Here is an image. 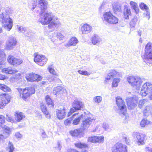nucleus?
<instances>
[{
  "mask_svg": "<svg viewBox=\"0 0 152 152\" xmlns=\"http://www.w3.org/2000/svg\"><path fill=\"white\" fill-rule=\"evenodd\" d=\"M1 71L3 73L9 74H15L18 72L17 70L13 69L10 67L4 68L2 69Z\"/></svg>",
  "mask_w": 152,
  "mask_h": 152,
  "instance_id": "21",
  "label": "nucleus"
},
{
  "mask_svg": "<svg viewBox=\"0 0 152 152\" xmlns=\"http://www.w3.org/2000/svg\"><path fill=\"white\" fill-rule=\"evenodd\" d=\"M0 109H3L10 101L11 97L7 94H0Z\"/></svg>",
  "mask_w": 152,
  "mask_h": 152,
  "instance_id": "8",
  "label": "nucleus"
},
{
  "mask_svg": "<svg viewBox=\"0 0 152 152\" xmlns=\"http://www.w3.org/2000/svg\"><path fill=\"white\" fill-rule=\"evenodd\" d=\"M21 74L20 73H18L16 74L15 75V77H14V78L15 79H19L21 78Z\"/></svg>",
  "mask_w": 152,
  "mask_h": 152,
  "instance_id": "52",
  "label": "nucleus"
},
{
  "mask_svg": "<svg viewBox=\"0 0 152 152\" xmlns=\"http://www.w3.org/2000/svg\"><path fill=\"white\" fill-rule=\"evenodd\" d=\"M69 116V115H68L67 116L68 117V116Z\"/></svg>",
  "mask_w": 152,
  "mask_h": 152,
  "instance_id": "64",
  "label": "nucleus"
},
{
  "mask_svg": "<svg viewBox=\"0 0 152 152\" xmlns=\"http://www.w3.org/2000/svg\"><path fill=\"white\" fill-rule=\"evenodd\" d=\"M116 102L119 110L123 114H124L127 111V108L125 102L120 96L116 97Z\"/></svg>",
  "mask_w": 152,
  "mask_h": 152,
  "instance_id": "9",
  "label": "nucleus"
},
{
  "mask_svg": "<svg viewBox=\"0 0 152 152\" xmlns=\"http://www.w3.org/2000/svg\"><path fill=\"white\" fill-rule=\"evenodd\" d=\"M48 69L50 73L55 76H58L57 73H56L54 69L51 66L48 67Z\"/></svg>",
  "mask_w": 152,
  "mask_h": 152,
  "instance_id": "37",
  "label": "nucleus"
},
{
  "mask_svg": "<svg viewBox=\"0 0 152 152\" xmlns=\"http://www.w3.org/2000/svg\"><path fill=\"white\" fill-rule=\"evenodd\" d=\"M24 117H25V116L24 115H15V118L16 121L19 122Z\"/></svg>",
  "mask_w": 152,
  "mask_h": 152,
  "instance_id": "35",
  "label": "nucleus"
},
{
  "mask_svg": "<svg viewBox=\"0 0 152 152\" xmlns=\"http://www.w3.org/2000/svg\"><path fill=\"white\" fill-rule=\"evenodd\" d=\"M37 5L36 4H34L33 5V7L32 8V10H33L36 7Z\"/></svg>",
  "mask_w": 152,
  "mask_h": 152,
  "instance_id": "58",
  "label": "nucleus"
},
{
  "mask_svg": "<svg viewBox=\"0 0 152 152\" xmlns=\"http://www.w3.org/2000/svg\"><path fill=\"white\" fill-rule=\"evenodd\" d=\"M57 112L59 114H64L65 113V110L64 108H63L60 110H58Z\"/></svg>",
  "mask_w": 152,
  "mask_h": 152,
  "instance_id": "48",
  "label": "nucleus"
},
{
  "mask_svg": "<svg viewBox=\"0 0 152 152\" xmlns=\"http://www.w3.org/2000/svg\"><path fill=\"white\" fill-rule=\"evenodd\" d=\"M103 16L104 20L109 24L114 25L118 23V19L110 11L104 12Z\"/></svg>",
  "mask_w": 152,
  "mask_h": 152,
  "instance_id": "4",
  "label": "nucleus"
},
{
  "mask_svg": "<svg viewBox=\"0 0 152 152\" xmlns=\"http://www.w3.org/2000/svg\"><path fill=\"white\" fill-rule=\"evenodd\" d=\"M14 65H18L21 64L23 62V60L19 58L15 57Z\"/></svg>",
  "mask_w": 152,
  "mask_h": 152,
  "instance_id": "39",
  "label": "nucleus"
},
{
  "mask_svg": "<svg viewBox=\"0 0 152 152\" xmlns=\"http://www.w3.org/2000/svg\"><path fill=\"white\" fill-rule=\"evenodd\" d=\"M141 94L143 96L149 94L150 99L152 100V84L148 83H145L142 86Z\"/></svg>",
  "mask_w": 152,
  "mask_h": 152,
  "instance_id": "6",
  "label": "nucleus"
},
{
  "mask_svg": "<svg viewBox=\"0 0 152 152\" xmlns=\"http://www.w3.org/2000/svg\"><path fill=\"white\" fill-rule=\"evenodd\" d=\"M94 100L95 102L98 103L101 101L102 97L100 96H96L94 98Z\"/></svg>",
  "mask_w": 152,
  "mask_h": 152,
  "instance_id": "41",
  "label": "nucleus"
},
{
  "mask_svg": "<svg viewBox=\"0 0 152 152\" xmlns=\"http://www.w3.org/2000/svg\"><path fill=\"white\" fill-rule=\"evenodd\" d=\"M74 145L76 147L79 149L88 148V146L87 144L80 142L75 143Z\"/></svg>",
  "mask_w": 152,
  "mask_h": 152,
  "instance_id": "29",
  "label": "nucleus"
},
{
  "mask_svg": "<svg viewBox=\"0 0 152 152\" xmlns=\"http://www.w3.org/2000/svg\"><path fill=\"white\" fill-rule=\"evenodd\" d=\"M26 78L29 82H38L41 80L42 77L39 75L34 73H30L27 74Z\"/></svg>",
  "mask_w": 152,
  "mask_h": 152,
  "instance_id": "11",
  "label": "nucleus"
},
{
  "mask_svg": "<svg viewBox=\"0 0 152 152\" xmlns=\"http://www.w3.org/2000/svg\"><path fill=\"white\" fill-rule=\"evenodd\" d=\"M2 32V28L0 27V33H1Z\"/></svg>",
  "mask_w": 152,
  "mask_h": 152,
  "instance_id": "61",
  "label": "nucleus"
},
{
  "mask_svg": "<svg viewBox=\"0 0 152 152\" xmlns=\"http://www.w3.org/2000/svg\"><path fill=\"white\" fill-rule=\"evenodd\" d=\"M2 19L1 22L3 23H9V24L6 25L7 29L8 31H10L12 28V19L10 18H6L4 16L1 18Z\"/></svg>",
  "mask_w": 152,
  "mask_h": 152,
  "instance_id": "18",
  "label": "nucleus"
},
{
  "mask_svg": "<svg viewBox=\"0 0 152 152\" xmlns=\"http://www.w3.org/2000/svg\"><path fill=\"white\" fill-rule=\"evenodd\" d=\"M34 60L35 62L40 66H43L47 62L48 58L45 56L39 54L38 53L34 54Z\"/></svg>",
  "mask_w": 152,
  "mask_h": 152,
  "instance_id": "7",
  "label": "nucleus"
},
{
  "mask_svg": "<svg viewBox=\"0 0 152 152\" xmlns=\"http://www.w3.org/2000/svg\"><path fill=\"white\" fill-rule=\"evenodd\" d=\"M82 132L81 129H78L74 130H71L69 133L72 136H78L80 135Z\"/></svg>",
  "mask_w": 152,
  "mask_h": 152,
  "instance_id": "24",
  "label": "nucleus"
},
{
  "mask_svg": "<svg viewBox=\"0 0 152 152\" xmlns=\"http://www.w3.org/2000/svg\"><path fill=\"white\" fill-rule=\"evenodd\" d=\"M53 92L54 94L57 95L59 94H63L66 93L67 92V91L65 88L62 86H58L54 88Z\"/></svg>",
  "mask_w": 152,
  "mask_h": 152,
  "instance_id": "19",
  "label": "nucleus"
},
{
  "mask_svg": "<svg viewBox=\"0 0 152 152\" xmlns=\"http://www.w3.org/2000/svg\"><path fill=\"white\" fill-rule=\"evenodd\" d=\"M38 4L39 5L40 14L43 15V16L40 19V22L43 25H48L49 29L58 27L61 25L58 19L54 18L51 12H46L47 10V5L48 3L45 0H39Z\"/></svg>",
  "mask_w": 152,
  "mask_h": 152,
  "instance_id": "1",
  "label": "nucleus"
},
{
  "mask_svg": "<svg viewBox=\"0 0 152 152\" xmlns=\"http://www.w3.org/2000/svg\"><path fill=\"white\" fill-rule=\"evenodd\" d=\"M145 16L148 19H149L150 18V15L149 12H147L146 14H145Z\"/></svg>",
  "mask_w": 152,
  "mask_h": 152,
  "instance_id": "57",
  "label": "nucleus"
},
{
  "mask_svg": "<svg viewBox=\"0 0 152 152\" xmlns=\"http://www.w3.org/2000/svg\"><path fill=\"white\" fill-rule=\"evenodd\" d=\"M15 114H21V113H19V112H16L15 113Z\"/></svg>",
  "mask_w": 152,
  "mask_h": 152,
  "instance_id": "60",
  "label": "nucleus"
},
{
  "mask_svg": "<svg viewBox=\"0 0 152 152\" xmlns=\"http://www.w3.org/2000/svg\"><path fill=\"white\" fill-rule=\"evenodd\" d=\"M9 144L10 145L9 146V149H10V151L9 152H13L14 150V148L13 147V145L10 142H9Z\"/></svg>",
  "mask_w": 152,
  "mask_h": 152,
  "instance_id": "50",
  "label": "nucleus"
},
{
  "mask_svg": "<svg viewBox=\"0 0 152 152\" xmlns=\"http://www.w3.org/2000/svg\"><path fill=\"white\" fill-rule=\"evenodd\" d=\"M150 107L149 106H147L145 109L144 110V113H147V112L148 111L150 110Z\"/></svg>",
  "mask_w": 152,
  "mask_h": 152,
  "instance_id": "55",
  "label": "nucleus"
},
{
  "mask_svg": "<svg viewBox=\"0 0 152 152\" xmlns=\"http://www.w3.org/2000/svg\"><path fill=\"white\" fill-rule=\"evenodd\" d=\"M119 75V73L118 72L114 69L110 70L105 78V81L107 82L111 79L117 77Z\"/></svg>",
  "mask_w": 152,
  "mask_h": 152,
  "instance_id": "16",
  "label": "nucleus"
},
{
  "mask_svg": "<svg viewBox=\"0 0 152 152\" xmlns=\"http://www.w3.org/2000/svg\"><path fill=\"white\" fill-rule=\"evenodd\" d=\"M75 115H73L72 117L70 119H67L64 121V124L65 125H68L71 123V121L72 120V118H73L75 116Z\"/></svg>",
  "mask_w": 152,
  "mask_h": 152,
  "instance_id": "43",
  "label": "nucleus"
},
{
  "mask_svg": "<svg viewBox=\"0 0 152 152\" xmlns=\"http://www.w3.org/2000/svg\"><path fill=\"white\" fill-rule=\"evenodd\" d=\"M143 59L144 61L149 66L152 64V43L148 42L145 45Z\"/></svg>",
  "mask_w": 152,
  "mask_h": 152,
  "instance_id": "3",
  "label": "nucleus"
},
{
  "mask_svg": "<svg viewBox=\"0 0 152 152\" xmlns=\"http://www.w3.org/2000/svg\"><path fill=\"white\" fill-rule=\"evenodd\" d=\"M4 138V136L3 135H2V134H0V139H3V138Z\"/></svg>",
  "mask_w": 152,
  "mask_h": 152,
  "instance_id": "59",
  "label": "nucleus"
},
{
  "mask_svg": "<svg viewBox=\"0 0 152 152\" xmlns=\"http://www.w3.org/2000/svg\"><path fill=\"white\" fill-rule=\"evenodd\" d=\"M2 43L1 42H0V48H1ZM6 54L4 51L1 49H0V69H1L2 67V65H3V61L2 60L4 58H5Z\"/></svg>",
  "mask_w": 152,
  "mask_h": 152,
  "instance_id": "23",
  "label": "nucleus"
},
{
  "mask_svg": "<svg viewBox=\"0 0 152 152\" xmlns=\"http://www.w3.org/2000/svg\"><path fill=\"white\" fill-rule=\"evenodd\" d=\"M15 57L14 56L10 55L8 56L7 58L8 62L10 64L14 65Z\"/></svg>",
  "mask_w": 152,
  "mask_h": 152,
  "instance_id": "32",
  "label": "nucleus"
},
{
  "mask_svg": "<svg viewBox=\"0 0 152 152\" xmlns=\"http://www.w3.org/2000/svg\"><path fill=\"white\" fill-rule=\"evenodd\" d=\"M130 4L132 8L134 10V12L136 14H138L139 12V10L137 4L134 2L131 1Z\"/></svg>",
  "mask_w": 152,
  "mask_h": 152,
  "instance_id": "27",
  "label": "nucleus"
},
{
  "mask_svg": "<svg viewBox=\"0 0 152 152\" xmlns=\"http://www.w3.org/2000/svg\"><path fill=\"white\" fill-rule=\"evenodd\" d=\"M98 42V40L97 38L95 37H94L92 39V42L94 44H96Z\"/></svg>",
  "mask_w": 152,
  "mask_h": 152,
  "instance_id": "49",
  "label": "nucleus"
},
{
  "mask_svg": "<svg viewBox=\"0 0 152 152\" xmlns=\"http://www.w3.org/2000/svg\"><path fill=\"white\" fill-rule=\"evenodd\" d=\"M137 21V17L133 18L130 23V25L131 27H134L136 25V22Z\"/></svg>",
  "mask_w": 152,
  "mask_h": 152,
  "instance_id": "36",
  "label": "nucleus"
},
{
  "mask_svg": "<svg viewBox=\"0 0 152 152\" xmlns=\"http://www.w3.org/2000/svg\"><path fill=\"white\" fill-rule=\"evenodd\" d=\"M145 152H152V149L150 148L149 147H146L145 148Z\"/></svg>",
  "mask_w": 152,
  "mask_h": 152,
  "instance_id": "54",
  "label": "nucleus"
},
{
  "mask_svg": "<svg viewBox=\"0 0 152 152\" xmlns=\"http://www.w3.org/2000/svg\"><path fill=\"white\" fill-rule=\"evenodd\" d=\"M6 119L8 121L10 122L13 121L14 120L10 116H9L8 115H6Z\"/></svg>",
  "mask_w": 152,
  "mask_h": 152,
  "instance_id": "51",
  "label": "nucleus"
},
{
  "mask_svg": "<svg viewBox=\"0 0 152 152\" xmlns=\"http://www.w3.org/2000/svg\"><path fill=\"white\" fill-rule=\"evenodd\" d=\"M0 89L4 92H10L11 91V89L4 84L0 83Z\"/></svg>",
  "mask_w": 152,
  "mask_h": 152,
  "instance_id": "31",
  "label": "nucleus"
},
{
  "mask_svg": "<svg viewBox=\"0 0 152 152\" xmlns=\"http://www.w3.org/2000/svg\"><path fill=\"white\" fill-rule=\"evenodd\" d=\"M40 107L41 111L44 114H48V112L47 108L44 103H41Z\"/></svg>",
  "mask_w": 152,
  "mask_h": 152,
  "instance_id": "33",
  "label": "nucleus"
},
{
  "mask_svg": "<svg viewBox=\"0 0 152 152\" xmlns=\"http://www.w3.org/2000/svg\"><path fill=\"white\" fill-rule=\"evenodd\" d=\"M77 109V108L75 107H73L71 108L68 114H72V113H75L77 110H78Z\"/></svg>",
  "mask_w": 152,
  "mask_h": 152,
  "instance_id": "47",
  "label": "nucleus"
},
{
  "mask_svg": "<svg viewBox=\"0 0 152 152\" xmlns=\"http://www.w3.org/2000/svg\"><path fill=\"white\" fill-rule=\"evenodd\" d=\"M78 42V41L75 37H72L66 44V46L69 47L71 46L75 45Z\"/></svg>",
  "mask_w": 152,
  "mask_h": 152,
  "instance_id": "25",
  "label": "nucleus"
},
{
  "mask_svg": "<svg viewBox=\"0 0 152 152\" xmlns=\"http://www.w3.org/2000/svg\"><path fill=\"white\" fill-rule=\"evenodd\" d=\"M152 122L147 119H143L141 121L140 123V125L142 127H144L145 126L148 125H151Z\"/></svg>",
  "mask_w": 152,
  "mask_h": 152,
  "instance_id": "28",
  "label": "nucleus"
},
{
  "mask_svg": "<svg viewBox=\"0 0 152 152\" xmlns=\"http://www.w3.org/2000/svg\"><path fill=\"white\" fill-rule=\"evenodd\" d=\"M5 122V118L2 115H0V127Z\"/></svg>",
  "mask_w": 152,
  "mask_h": 152,
  "instance_id": "44",
  "label": "nucleus"
},
{
  "mask_svg": "<svg viewBox=\"0 0 152 152\" xmlns=\"http://www.w3.org/2000/svg\"><path fill=\"white\" fill-rule=\"evenodd\" d=\"M112 152H127V146L120 143H117L112 147Z\"/></svg>",
  "mask_w": 152,
  "mask_h": 152,
  "instance_id": "10",
  "label": "nucleus"
},
{
  "mask_svg": "<svg viewBox=\"0 0 152 152\" xmlns=\"http://www.w3.org/2000/svg\"><path fill=\"white\" fill-rule=\"evenodd\" d=\"M17 90L19 94L20 98L25 101H28L35 92V88L33 86L26 87L23 88H17Z\"/></svg>",
  "mask_w": 152,
  "mask_h": 152,
  "instance_id": "2",
  "label": "nucleus"
},
{
  "mask_svg": "<svg viewBox=\"0 0 152 152\" xmlns=\"http://www.w3.org/2000/svg\"><path fill=\"white\" fill-rule=\"evenodd\" d=\"M65 115H57V118L60 120L63 119L65 117Z\"/></svg>",
  "mask_w": 152,
  "mask_h": 152,
  "instance_id": "53",
  "label": "nucleus"
},
{
  "mask_svg": "<svg viewBox=\"0 0 152 152\" xmlns=\"http://www.w3.org/2000/svg\"><path fill=\"white\" fill-rule=\"evenodd\" d=\"M104 140L103 136H92L88 138V142L93 143H103Z\"/></svg>",
  "mask_w": 152,
  "mask_h": 152,
  "instance_id": "13",
  "label": "nucleus"
},
{
  "mask_svg": "<svg viewBox=\"0 0 152 152\" xmlns=\"http://www.w3.org/2000/svg\"><path fill=\"white\" fill-rule=\"evenodd\" d=\"M73 104L78 110H80L83 106V104L81 101L77 100H75L73 102Z\"/></svg>",
  "mask_w": 152,
  "mask_h": 152,
  "instance_id": "30",
  "label": "nucleus"
},
{
  "mask_svg": "<svg viewBox=\"0 0 152 152\" xmlns=\"http://www.w3.org/2000/svg\"><path fill=\"white\" fill-rule=\"evenodd\" d=\"M126 80L130 86L136 88L140 87L142 83L141 79L136 76H129L127 77Z\"/></svg>",
  "mask_w": 152,
  "mask_h": 152,
  "instance_id": "5",
  "label": "nucleus"
},
{
  "mask_svg": "<svg viewBox=\"0 0 152 152\" xmlns=\"http://www.w3.org/2000/svg\"><path fill=\"white\" fill-rule=\"evenodd\" d=\"M113 9L115 12H119L121 10V7L119 5H115Z\"/></svg>",
  "mask_w": 152,
  "mask_h": 152,
  "instance_id": "42",
  "label": "nucleus"
},
{
  "mask_svg": "<svg viewBox=\"0 0 152 152\" xmlns=\"http://www.w3.org/2000/svg\"><path fill=\"white\" fill-rule=\"evenodd\" d=\"M134 100H135L132 98H130L128 99L127 102V104L129 109L131 110L136 105V104L134 102Z\"/></svg>",
  "mask_w": 152,
  "mask_h": 152,
  "instance_id": "26",
  "label": "nucleus"
},
{
  "mask_svg": "<svg viewBox=\"0 0 152 152\" xmlns=\"http://www.w3.org/2000/svg\"><path fill=\"white\" fill-rule=\"evenodd\" d=\"M92 30V27L87 23L84 24L81 28V31L83 34L90 32Z\"/></svg>",
  "mask_w": 152,
  "mask_h": 152,
  "instance_id": "20",
  "label": "nucleus"
},
{
  "mask_svg": "<svg viewBox=\"0 0 152 152\" xmlns=\"http://www.w3.org/2000/svg\"><path fill=\"white\" fill-rule=\"evenodd\" d=\"M120 79L119 78H114L112 80V87H116L118 86V83L120 82Z\"/></svg>",
  "mask_w": 152,
  "mask_h": 152,
  "instance_id": "34",
  "label": "nucleus"
},
{
  "mask_svg": "<svg viewBox=\"0 0 152 152\" xmlns=\"http://www.w3.org/2000/svg\"><path fill=\"white\" fill-rule=\"evenodd\" d=\"M82 115H81L80 116L75 118L73 120L72 123V124H73V125H76L79 124V122H80V120L81 118H82Z\"/></svg>",
  "mask_w": 152,
  "mask_h": 152,
  "instance_id": "38",
  "label": "nucleus"
},
{
  "mask_svg": "<svg viewBox=\"0 0 152 152\" xmlns=\"http://www.w3.org/2000/svg\"><path fill=\"white\" fill-rule=\"evenodd\" d=\"M77 72L80 74L88 76L90 75L89 73L87 71L85 70H79Z\"/></svg>",
  "mask_w": 152,
  "mask_h": 152,
  "instance_id": "40",
  "label": "nucleus"
},
{
  "mask_svg": "<svg viewBox=\"0 0 152 152\" xmlns=\"http://www.w3.org/2000/svg\"><path fill=\"white\" fill-rule=\"evenodd\" d=\"M123 15L124 18L126 20L129 19L130 17L132 16L131 10L127 5H125L124 7Z\"/></svg>",
  "mask_w": 152,
  "mask_h": 152,
  "instance_id": "17",
  "label": "nucleus"
},
{
  "mask_svg": "<svg viewBox=\"0 0 152 152\" xmlns=\"http://www.w3.org/2000/svg\"><path fill=\"white\" fill-rule=\"evenodd\" d=\"M138 34H139V36H140L141 35V32H138Z\"/></svg>",
  "mask_w": 152,
  "mask_h": 152,
  "instance_id": "62",
  "label": "nucleus"
},
{
  "mask_svg": "<svg viewBox=\"0 0 152 152\" xmlns=\"http://www.w3.org/2000/svg\"><path fill=\"white\" fill-rule=\"evenodd\" d=\"M21 27H20L18 29H19V30H20V31H21Z\"/></svg>",
  "mask_w": 152,
  "mask_h": 152,
  "instance_id": "63",
  "label": "nucleus"
},
{
  "mask_svg": "<svg viewBox=\"0 0 152 152\" xmlns=\"http://www.w3.org/2000/svg\"><path fill=\"white\" fill-rule=\"evenodd\" d=\"M17 43L16 39L14 38H11L6 43L4 49L5 50H10L14 48Z\"/></svg>",
  "mask_w": 152,
  "mask_h": 152,
  "instance_id": "14",
  "label": "nucleus"
},
{
  "mask_svg": "<svg viewBox=\"0 0 152 152\" xmlns=\"http://www.w3.org/2000/svg\"><path fill=\"white\" fill-rule=\"evenodd\" d=\"M95 119L88 118L83 121L81 126V129L84 130L88 129L93 124H94Z\"/></svg>",
  "mask_w": 152,
  "mask_h": 152,
  "instance_id": "12",
  "label": "nucleus"
},
{
  "mask_svg": "<svg viewBox=\"0 0 152 152\" xmlns=\"http://www.w3.org/2000/svg\"><path fill=\"white\" fill-rule=\"evenodd\" d=\"M145 103V101L143 99L140 100L139 102V107L140 108H142Z\"/></svg>",
  "mask_w": 152,
  "mask_h": 152,
  "instance_id": "46",
  "label": "nucleus"
},
{
  "mask_svg": "<svg viewBox=\"0 0 152 152\" xmlns=\"http://www.w3.org/2000/svg\"><path fill=\"white\" fill-rule=\"evenodd\" d=\"M45 100L47 104L49 106V108H54V103L49 95H47L45 96Z\"/></svg>",
  "mask_w": 152,
  "mask_h": 152,
  "instance_id": "22",
  "label": "nucleus"
},
{
  "mask_svg": "<svg viewBox=\"0 0 152 152\" xmlns=\"http://www.w3.org/2000/svg\"><path fill=\"white\" fill-rule=\"evenodd\" d=\"M140 7L142 10H148V6L144 3H141L140 5Z\"/></svg>",
  "mask_w": 152,
  "mask_h": 152,
  "instance_id": "45",
  "label": "nucleus"
},
{
  "mask_svg": "<svg viewBox=\"0 0 152 152\" xmlns=\"http://www.w3.org/2000/svg\"><path fill=\"white\" fill-rule=\"evenodd\" d=\"M6 78L5 76L0 74V80H4Z\"/></svg>",
  "mask_w": 152,
  "mask_h": 152,
  "instance_id": "56",
  "label": "nucleus"
},
{
  "mask_svg": "<svg viewBox=\"0 0 152 152\" xmlns=\"http://www.w3.org/2000/svg\"><path fill=\"white\" fill-rule=\"evenodd\" d=\"M137 138L136 141L139 145H142L145 144L146 135L145 134L136 132L135 134Z\"/></svg>",
  "mask_w": 152,
  "mask_h": 152,
  "instance_id": "15",
  "label": "nucleus"
}]
</instances>
